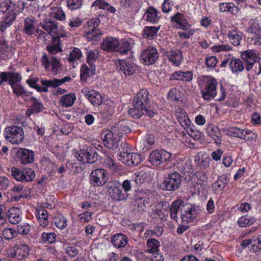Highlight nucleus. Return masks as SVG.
<instances>
[{
	"instance_id": "f257e3e1",
	"label": "nucleus",
	"mask_w": 261,
	"mask_h": 261,
	"mask_svg": "<svg viewBox=\"0 0 261 261\" xmlns=\"http://www.w3.org/2000/svg\"><path fill=\"white\" fill-rule=\"evenodd\" d=\"M0 11L5 13L0 23V31L4 32L15 21L19 8L11 0H5L0 4Z\"/></svg>"
},
{
	"instance_id": "f03ea898",
	"label": "nucleus",
	"mask_w": 261,
	"mask_h": 261,
	"mask_svg": "<svg viewBox=\"0 0 261 261\" xmlns=\"http://www.w3.org/2000/svg\"><path fill=\"white\" fill-rule=\"evenodd\" d=\"M217 81L212 77H203L200 81L199 86L202 98L205 100L214 99L217 95Z\"/></svg>"
},
{
	"instance_id": "7ed1b4c3",
	"label": "nucleus",
	"mask_w": 261,
	"mask_h": 261,
	"mask_svg": "<svg viewBox=\"0 0 261 261\" xmlns=\"http://www.w3.org/2000/svg\"><path fill=\"white\" fill-rule=\"evenodd\" d=\"M107 187L109 195L113 200L120 201L127 199L128 195L122 191L121 184L118 181L116 180L109 181Z\"/></svg>"
},
{
	"instance_id": "20e7f679",
	"label": "nucleus",
	"mask_w": 261,
	"mask_h": 261,
	"mask_svg": "<svg viewBox=\"0 0 261 261\" xmlns=\"http://www.w3.org/2000/svg\"><path fill=\"white\" fill-rule=\"evenodd\" d=\"M172 155V153L165 150L155 149L150 153L149 162L153 166H159L171 162Z\"/></svg>"
},
{
	"instance_id": "39448f33",
	"label": "nucleus",
	"mask_w": 261,
	"mask_h": 261,
	"mask_svg": "<svg viewBox=\"0 0 261 261\" xmlns=\"http://www.w3.org/2000/svg\"><path fill=\"white\" fill-rule=\"evenodd\" d=\"M181 177L176 172H171L165 175L164 180L161 185L163 190L169 191H174L177 190L180 185Z\"/></svg>"
},
{
	"instance_id": "423d86ee",
	"label": "nucleus",
	"mask_w": 261,
	"mask_h": 261,
	"mask_svg": "<svg viewBox=\"0 0 261 261\" xmlns=\"http://www.w3.org/2000/svg\"><path fill=\"white\" fill-rule=\"evenodd\" d=\"M4 135L6 140L12 144L21 143L24 139L23 130L18 126L7 127L5 129Z\"/></svg>"
},
{
	"instance_id": "0eeeda50",
	"label": "nucleus",
	"mask_w": 261,
	"mask_h": 261,
	"mask_svg": "<svg viewBox=\"0 0 261 261\" xmlns=\"http://www.w3.org/2000/svg\"><path fill=\"white\" fill-rule=\"evenodd\" d=\"M11 175L16 180L21 182H31L36 176L35 171L31 168L21 170L14 167L11 168Z\"/></svg>"
},
{
	"instance_id": "6e6552de",
	"label": "nucleus",
	"mask_w": 261,
	"mask_h": 261,
	"mask_svg": "<svg viewBox=\"0 0 261 261\" xmlns=\"http://www.w3.org/2000/svg\"><path fill=\"white\" fill-rule=\"evenodd\" d=\"M30 247L25 244H16L8 251L9 256L12 258L18 260L22 259L28 255L30 251Z\"/></svg>"
},
{
	"instance_id": "1a4fd4ad",
	"label": "nucleus",
	"mask_w": 261,
	"mask_h": 261,
	"mask_svg": "<svg viewBox=\"0 0 261 261\" xmlns=\"http://www.w3.org/2000/svg\"><path fill=\"white\" fill-rule=\"evenodd\" d=\"M108 180L106 171L101 168L92 171L90 174L91 184L95 187H100L105 185Z\"/></svg>"
},
{
	"instance_id": "9d476101",
	"label": "nucleus",
	"mask_w": 261,
	"mask_h": 261,
	"mask_svg": "<svg viewBox=\"0 0 261 261\" xmlns=\"http://www.w3.org/2000/svg\"><path fill=\"white\" fill-rule=\"evenodd\" d=\"M199 213V209L190 204L183 205L181 210V219L183 222L191 223L197 218Z\"/></svg>"
},
{
	"instance_id": "9b49d317",
	"label": "nucleus",
	"mask_w": 261,
	"mask_h": 261,
	"mask_svg": "<svg viewBox=\"0 0 261 261\" xmlns=\"http://www.w3.org/2000/svg\"><path fill=\"white\" fill-rule=\"evenodd\" d=\"M41 62L46 71L50 70V66L51 65L50 71L54 75H56L60 72L62 65L56 57L53 56L47 57V55L44 54L42 57Z\"/></svg>"
},
{
	"instance_id": "f8f14e48",
	"label": "nucleus",
	"mask_w": 261,
	"mask_h": 261,
	"mask_svg": "<svg viewBox=\"0 0 261 261\" xmlns=\"http://www.w3.org/2000/svg\"><path fill=\"white\" fill-rule=\"evenodd\" d=\"M159 57L157 49L154 47L149 46L141 53L140 59L143 64L150 65L155 64Z\"/></svg>"
},
{
	"instance_id": "ddd939ff",
	"label": "nucleus",
	"mask_w": 261,
	"mask_h": 261,
	"mask_svg": "<svg viewBox=\"0 0 261 261\" xmlns=\"http://www.w3.org/2000/svg\"><path fill=\"white\" fill-rule=\"evenodd\" d=\"M149 93L146 89H141L136 94L133 99V105L146 109H149Z\"/></svg>"
},
{
	"instance_id": "4468645a",
	"label": "nucleus",
	"mask_w": 261,
	"mask_h": 261,
	"mask_svg": "<svg viewBox=\"0 0 261 261\" xmlns=\"http://www.w3.org/2000/svg\"><path fill=\"white\" fill-rule=\"evenodd\" d=\"M241 57L247 71H249L252 68L253 65L256 63L258 60H260L257 55L256 52L252 49L242 51Z\"/></svg>"
},
{
	"instance_id": "2eb2a0df",
	"label": "nucleus",
	"mask_w": 261,
	"mask_h": 261,
	"mask_svg": "<svg viewBox=\"0 0 261 261\" xmlns=\"http://www.w3.org/2000/svg\"><path fill=\"white\" fill-rule=\"evenodd\" d=\"M119 160L129 166H137L142 161V158L138 153H130L127 152H121Z\"/></svg>"
},
{
	"instance_id": "dca6fc26",
	"label": "nucleus",
	"mask_w": 261,
	"mask_h": 261,
	"mask_svg": "<svg viewBox=\"0 0 261 261\" xmlns=\"http://www.w3.org/2000/svg\"><path fill=\"white\" fill-rule=\"evenodd\" d=\"M0 77L2 81L8 82L11 86L18 84L22 80L20 73L13 71L2 72L0 73Z\"/></svg>"
},
{
	"instance_id": "f3484780",
	"label": "nucleus",
	"mask_w": 261,
	"mask_h": 261,
	"mask_svg": "<svg viewBox=\"0 0 261 261\" xmlns=\"http://www.w3.org/2000/svg\"><path fill=\"white\" fill-rule=\"evenodd\" d=\"M133 105L134 108L129 109L128 114L129 116L134 119H139L143 115H147L150 118H152L155 115V112L151 109H146L139 107L137 108V105Z\"/></svg>"
},
{
	"instance_id": "a211bd4d",
	"label": "nucleus",
	"mask_w": 261,
	"mask_h": 261,
	"mask_svg": "<svg viewBox=\"0 0 261 261\" xmlns=\"http://www.w3.org/2000/svg\"><path fill=\"white\" fill-rule=\"evenodd\" d=\"M115 65L116 69L121 71L125 75H130L133 74L136 70V66L135 65L127 63L123 60L116 61Z\"/></svg>"
},
{
	"instance_id": "6ab92c4d",
	"label": "nucleus",
	"mask_w": 261,
	"mask_h": 261,
	"mask_svg": "<svg viewBox=\"0 0 261 261\" xmlns=\"http://www.w3.org/2000/svg\"><path fill=\"white\" fill-rule=\"evenodd\" d=\"M19 162L22 164L32 163L34 161V154L33 151L25 148H20L17 152Z\"/></svg>"
},
{
	"instance_id": "aec40b11",
	"label": "nucleus",
	"mask_w": 261,
	"mask_h": 261,
	"mask_svg": "<svg viewBox=\"0 0 261 261\" xmlns=\"http://www.w3.org/2000/svg\"><path fill=\"white\" fill-rule=\"evenodd\" d=\"M119 41L118 39L114 37L106 38L101 43V48L109 52L117 51Z\"/></svg>"
},
{
	"instance_id": "412c9836",
	"label": "nucleus",
	"mask_w": 261,
	"mask_h": 261,
	"mask_svg": "<svg viewBox=\"0 0 261 261\" xmlns=\"http://www.w3.org/2000/svg\"><path fill=\"white\" fill-rule=\"evenodd\" d=\"M40 27L47 32L48 34L54 37H56L58 32V23L55 21L48 19L44 20L40 22Z\"/></svg>"
},
{
	"instance_id": "4be33fe9",
	"label": "nucleus",
	"mask_w": 261,
	"mask_h": 261,
	"mask_svg": "<svg viewBox=\"0 0 261 261\" xmlns=\"http://www.w3.org/2000/svg\"><path fill=\"white\" fill-rule=\"evenodd\" d=\"M71 78L69 76H65L62 79H53L52 80L42 79L41 83L43 86H45L47 89L48 88H57L66 82H70Z\"/></svg>"
},
{
	"instance_id": "5701e85b",
	"label": "nucleus",
	"mask_w": 261,
	"mask_h": 261,
	"mask_svg": "<svg viewBox=\"0 0 261 261\" xmlns=\"http://www.w3.org/2000/svg\"><path fill=\"white\" fill-rule=\"evenodd\" d=\"M175 115L180 125L185 129H188L190 126L191 121L187 112L182 109L178 108L175 112Z\"/></svg>"
},
{
	"instance_id": "b1692460",
	"label": "nucleus",
	"mask_w": 261,
	"mask_h": 261,
	"mask_svg": "<svg viewBox=\"0 0 261 261\" xmlns=\"http://www.w3.org/2000/svg\"><path fill=\"white\" fill-rule=\"evenodd\" d=\"M171 21L175 22L179 29L188 30L190 27L186 16L182 13L178 12L171 17Z\"/></svg>"
},
{
	"instance_id": "393cba45",
	"label": "nucleus",
	"mask_w": 261,
	"mask_h": 261,
	"mask_svg": "<svg viewBox=\"0 0 261 261\" xmlns=\"http://www.w3.org/2000/svg\"><path fill=\"white\" fill-rule=\"evenodd\" d=\"M127 123L128 122L124 120L119 121L112 128L113 131L115 134L119 135V137L123 134L129 133L130 129Z\"/></svg>"
},
{
	"instance_id": "a878e982",
	"label": "nucleus",
	"mask_w": 261,
	"mask_h": 261,
	"mask_svg": "<svg viewBox=\"0 0 261 261\" xmlns=\"http://www.w3.org/2000/svg\"><path fill=\"white\" fill-rule=\"evenodd\" d=\"M35 20L32 17H28L24 19V27L22 31L29 36H37L35 34L36 28L35 25Z\"/></svg>"
},
{
	"instance_id": "bb28decb",
	"label": "nucleus",
	"mask_w": 261,
	"mask_h": 261,
	"mask_svg": "<svg viewBox=\"0 0 261 261\" xmlns=\"http://www.w3.org/2000/svg\"><path fill=\"white\" fill-rule=\"evenodd\" d=\"M111 242L113 246L117 248L125 247L128 242V239L122 233H116L112 236Z\"/></svg>"
},
{
	"instance_id": "cd10ccee",
	"label": "nucleus",
	"mask_w": 261,
	"mask_h": 261,
	"mask_svg": "<svg viewBox=\"0 0 261 261\" xmlns=\"http://www.w3.org/2000/svg\"><path fill=\"white\" fill-rule=\"evenodd\" d=\"M228 36L233 45L239 46L242 39L243 33L238 29L234 28L228 32Z\"/></svg>"
},
{
	"instance_id": "c85d7f7f",
	"label": "nucleus",
	"mask_w": 261,
	"mask_h": 261,
	"mask_svg": "<svg viewBox=\"0 0 261 261\" xmlns=\"http://www.w3.org/2000/svg\"><path fill=\"white\" fill-rule=\"evenodd\" d=\"M206 130L207 135L214 140L216 144L220 145L221 143V135L218 127L209 125Z\"/></svg>"
},
{
	"instance_id": "c756f323",
	"label": "nucleus",
	"mask_w": 261,
	"mask_h": 261,
	"mask_svg": "<svg viewBox=\"0 0 261 261\" xmlns=\"http://www.w3.org/2000/svg\"><path fill=\"white\" fill-rule=\"evenodd\" d=\"M114 132L110 130L107 131L103 137V141L105 146L108 148H112L114 147H116L117 145V142L116 138H114Z\"/></svg>"
},
{
	"instance_id": "7c9ffc66",
	"label": "nucleus",
	"mask_w": 261,
	"mask_h": 261,
	"mask_svg": "<svg viewBox=\"0 0 261 261\" xmlns=\"http://www.w3.org/2000/svg\"><path fill=\"white\" fill-rule=\"evenodd\" d=\"M148 249L145 250V252L151 254H159V247L160 243L156 239L150 238L146 242Z\"/></svg>"
},
{
	"instance_id": "2f4dec72",
	"label": "nucleus",
	"mask_w": 261,
	"mask_h": 261,
	"mask_svg": "<svg viewBox=\"0 0 261 261\" xmlns=\"http://www.w3.org/2000/svg\"><path fill=\"white\" fill-rule=\"evenodd\" d=\"M95 67L94 65H83L81 69V80L83 82H86L87 79L95 74Z\"/></svg>"
},
{
	"instance_id": "473e14b6",
	"label": "nucleus",
	"mask_w": 261,
	"mask_h": 261,
	"mask_svg": "<svg viewBox=\"0 0 261 261\" xmlns=\"http://www.w3.org/2000/svg\"><path fill=\"white\" fill-rule=\"evenodd\" d=\"M239 10L232 3H222L219 4V10L222 12H229L233 15H238Z\"/></svg>"
},
{
	"instance_id": "72a5a7b5",
	"label": "nucleus",
	"mask_w": 261,
	"mask_h": 261,
	"mask_svg": "<svg viewBox=\"0 0 261 261\" xmlns=\"http://www.w3.org/2000/svg\"><path fill=\"white\" fill-rule=\"evenodd\" d=\"M193 79V73L191 71H178L173 73L171 79L181 80L185 82L191 81Z\"/></svg>"
},
{
	"instance_id": "f704fd0d",
	"label": "nucleus",
	"mask_w": 261,
	"mask_h": 261,
	"mask_svg": "<svg viewBox=\"0 0 261 261\" xmlns=\"http://www.w3.org/2000/svg\"><path fill=\"white\" fill-rule=\"evenodd\" d=\"M100 107V113L105 118H107L109 116H112L114 113V104L111 102L107 103H101Z\"/></svg>"
},
{
	"instance_id": "c9c22d12",
	"label": "nucleus",
	"mask_w": 261,
	"mask_h": 261,
	"mask_svg": "<svg viewBox=\"0 0 261 261\" xmlns=\"http://www.w3.org/2000/svg\"><path fill=\"white\" fill-rule=\"evenodd\" d=\"M21 212L16 207H12L9 211L8 218L9 222L12 224L18 223L21 220Z\"/></svg>"
},
{
	"instance_id": "e433bc0d",
	"label": "nucleus",
	"mask_w": 261,
	"mask_h": 261,
	"mask_svg": "<svg viewBox=\"0 0 261 261\" xmlns=\"http://www.w3.org/2000/svg\"><path fill=\"white\" fill-rule=\"evenodd\" d=\"M184 201L182 199H177L175 200L171 204L170 208V214L171 219L177 221L178 219L177 213L179 207L182 206Z\"/></svg>"
},
{
	"instance_id": "4c0bfd02",
	"label": "nucleus",
	"mask_w": 261,
	"mask_h": 261,
	"mask_svg": "<svg viewBox=\"0 0 261 261\" xmlns=\"http://www.w3.org/2000/svg\"><path fill=\"white\" fill-rule=\"evenodd\" d=\"M229 67L233 73L241 72L244 69L243 63L239 59L231 58L229 62Z\"/></svg>"
},
{
	"instance_id": "58836bf2",
	"label": "nucleus",
	"mask_w": 261,
	"mask_h": 261,
	"mask_svg": "<svg viewBox=\"0 0 261 261\" xmlns=\"http://www.w3.org/2000/svg\"><path fill=\"white\" fill-rule=\"evenodd\" d=\"M100 23L98 18L92 19L88 22V31L87 32V37L91 39L96 36L94 31L97 29Z\"/></svg>"
},
{
	"instance_id": "ea45409f",
	"label": "nucleus",
	"mask_w": 261,
	"mask_h": 261,
	"mask_svg": "<svg viewBox=\"0 0 261 261\" xmlns=\"http://www.w3.org/2000/svg\"><path fill=\"white\" fill-rule=\"evenodd\" d=\"M158 14V11L154 8L150 7L146 10L144 16L146 17L147 21L155 23L159 19Z\"/></svg>"
},
{
	"instance_id": "a19ab883",
	"label": "nucleus",
	"mask_w": 261,
	"mask_h": 261,
	"mask_svg": "<svg viewBox=\"0 0 261 261\" xmlns=\"http://www.w3.org/2000/svg\"><path fill=\"white\" fill-rule=\"evenodd\" d=\"M167 56L169 60L176 65H179L182 59L181 51L178 49L171 50Z\"/></svg>"
},
{
	"instance_id": "79ce46f5",
	"label": "nucleus",
	"mask_w": 261,
	"mask_h": 261,
	"mask_svg": "<svg viewBox=\"0 0 261 261\" xmlns=\"http://www.w3.org/2000/svg\"><path fill=\"white\" fill-rule=\"evenodd\" d=\"M76 99L74 93H70L62 96L60 100V104L65 107H71L73 105Z\"/></svg>"
},
{
	"instance_id": "37998d69",
	"label": "nucleus",
	"mask_w": 261,
	"mask_h": 261,
	"mask_svg": "<svg viewBox=\"0 0 261 261\" xmlns=\"http://www.w3.org/2000/svg\"><path fill=\"white\" fill-rule=\"evenodd\" d=\"M88 100L94 106H98L101 104L102 99L101 95L95 91H91L88 94Z\"/></svg>"
},
{
	"instance_id": "c03bdc74",
	"label": "nucleus",
	"mask_w": 261,
	"mask_h": 261,
	"mask_svg": "<svg viewBox=\"0 0 261 261\" xmlns=\"http://www.w3.org/2000/svg\"><path fill=\"white\" fill-rule=\"evenodd\" d=\"M223 132H226V134L232 137L242 139L243 133L244 129L239 128L237 127H231L228 128H223Z\"/></svg>"
},
{
	"instance_id": "a18cd8bd",
	"label": "nucleus",
	"mask_w": 261,
	"mask_h": 261,
	"mask_svg": "<svg viewBox=\"0 0 261 261\" xmlns=\"http://www.w3.org/2000/svg\"><path fill=\"white\" fill-rule=\"evenodd\" d=\"M32 105L30 111L31 113H38L43 111L44 106L43 104L37 98L34 97L30 98Z\"/></svg>"
},
{
	"instance_id": "49530a36",
	"label": "nucleus",
	"mask_w": 261,
	"mask_h": 261,
	"mask_svg": "<svg viewBox=\"0 0 261 261\" xmlns=\"http://www.w3.org/2000/svg\"><path fill=\"white\" fill-rule=\"evenodd\" d=\"M13 92L16 95L17 97L28 96L31 93L25 90L24 87L19 83L11 86Z\"/></svg>"
},
{
	"instance_id": "de8ad7c7",
	"label": "nucleus",
	"mask_w": 261,
	"mask_h": 261,
	"mask_svg": "<svg viewBox=\"0 0 261 261\" xmlns=\"http://www.w3.org/2000/svg\"><path fill=\"white\" fill-rule=\"evenodd\" d=\"M59 42V37H54L53 38V42L46 47L48 51L53 55L61 51L62 49L60 47L59 45H58Z\"/></svg>"
},
{
	"instance_id": "09e8293b",
	"label": "nucleus",
	"mask_w": 261,
	"mask_h": 261,
	"mask_svg": "<svg viewBox=\"0 0 261 261\" xmlns=\"http://www.w3.org/2000/svg\"><path fill=\"white\" fill-rule=\"evenodd\" d=\"M86 157L87 163H92L97 160V153L95 147L93 146L87 147L86 148Z\"/></svg>"
},
{
	"instance_id": "8fccbe9b",
	"label": "nucleus",
	"mask_w": 261,
	"mask_h": 261,
	"mask_svg": "<svg viewBox=\"0 0 261 261\" xmlns=\"http://www.w3.org/2000/svg\"><path fill=\"white\" fill-rule=\"evenodd\" d=\"M92 6H97L99 9L106 10L112 13H114L116 12V9L114 7L111 6L108 3H106L102 0L95 1Z\"/></svg>"
},
{
	"instance_id": "3c124183",
	"label": "nucleus",
	"mask_w": 261,
	"mask_h": 261,
	"mask_svg": "<svg viewBox=\"0 0 261 261\" xmlns=\"http://www.w3.org/2000/svg\"><path fill=\"white\" fill-rule=\"evenodd\" d=\"M130 44L128 41L121 40L117 51H119L121 55H126L130 51Z\"/></svg>"
},
{
	"instance_id": "603ef678",
	"label": "nucleus",
	"mask_w": 261,
	"mask_h": 261,
	"mask_svg": "<svg viewBox=\"0 0 261 261\" xmlns=\"http://www.w3.org/2000/svg\"><path fill=\"white\" fill-rule=\"evenodd\" d=\"M159 28L156 27H146L143 30V36L145 38L151 39L156 35Z\"/></svg>"
},
{
	"instance_id": "864d4df0",
	"label": "nucleus",
	"mask_w": 261,
	"mask_h": 261,
	"mask_svg": "<svg viewBox=\"0 0 261 261\" xmlns=\"http://www.w3.org/2000/svg\"><path fill=\"white\" fill-rule=\"evenodd\" d=\"M153 213L155 215H158L161 220H163L168 214L167 210L163 208V205H161L154 206L153 208Z\"/></svg>"
},
{
	"instance_id": "5fc2aeb1",
	"label": "nucleus",
	"mask_w": 261,
	"mask_h": 261,
	"mask_svg": "<svg viewBox=\"0 0 261 261\" xmlns=\"http://www.w3.org/2000/svg\"><path fill=\"white\" fill-rule=\"evenodd\" d=\"M103 166L112 171H117L119 169L114 160L109 156H107L103 162Z\"/></svg>"
},
{
	"instance_id": "6e6d98bb",
	"label": "nucleus",
	"mask_w": 261,
	"mask_h": 261,
	"mask_svg": "<svg viewBox=\"0 0 261 261\" xmlns=\"http://www.w3.org/2000/svg\"><path fill=\"white\" fill-rule=\"evenodd\" d=\"M228 181V176L226 175H223L220 176L218 180L214 184V187L216 190L224 189Z\"/></svg>"
},
{
	"instance_id": "4d7b16f0",
	"label": "nucleus",
	"mask_w": 261,
	"mask_h": 261,
	"mask_svg": "<svg viewBox=\"0 0 261 261\" xmlns=\"http://www.w3.org/2000/svg\"><path fill=\"white\" fill-rule=\"evenodd\" d=\"M51 16L58 20H63L65 18V14L63 10L58 7H55L52 9Z\"/></svg>"
},
{
	"instance_id": "13d9d810",
	"label": "nucleus",
	"mask_w": 261,
	"mask_h": 261,
	"mask_svg": "<svg viewBox=\"0 0 261 261\" xmlns=\"http://www.w3.org/2000/svg\"><path fill=\"white\" fill-rule=\"evenodd\" d=\"M255 222V219L253 217H242L238 221V224L240 227H246L252 224Z\"/></svg>"
},
{
	"instance_id": "bf43d9fd",
	"label": "nucleus",
	"mask_w": 261,
	"mask_h": 261,
	"mask_svg": "<svg viewBox=\"0 0 261 261\" xmlns=\"http://www.w3.org/2000/svg\"><path fill=\"white\" fill-rule=\"evenodd\" d=\"M252 249L256 252L261 250V235L253 236L252 238Z\"/></svg>"
},
{
	"instance_id": "052dcab7",
	"label": "nucleus",
	"mask_w": 261,
	"mask_h": 261,
	"mask_svg": "<svg viewBox=\"0 0 261 261\" xmlns=\"http://www.w3.org/2000/svg\"><path fill=\"white\" fill-rule=\"evenodd\" d=\"M247 32L248 33L251 34L260 32V30L259 29V26L257 20H254L250 21V25L248 29Z\"/></svg>"
},
{
	"instance_id": "680f3d73",
	"label": "nucleus",
	"mask_w": 261,
	"mask_h": 261,
	"mask_svg": "<svg viewBox=\"0 0 261 261\" xmlns=\"http://www.w3.org/2000/svg\"><path fill=\"white\" fill-rule=\"evenodd\" d=\"M185 130L195 140H198L201 138V133L197 129H194L193 128L190 127V126L188 129Z\"/></svg>"
},
{
	"instance_id": "e2e57ef3",
	"label": "nucleus",
	"mask_w": 261,
	"mask_h": 261,
	"mask_svg": "<svg viewBox=\"0 0 261 261\" xmlns=\"http://www.w3.org/2000/svg\"><path fill=\"white\" fill-rule=\"evenodd\" d=\"M56 235L54 232L46 233L43 232L42 233V242H48L51 244L55 242L56 240Z\"/></svg>"
},
{
	"instance_id": "0e129e2a",
	"label": "nucleus",
	"mask_w": 261,
	"mask_h": 261,
	"mask_svg": "<svg viewBox=\"0 0 261 261\" xmlns=\"http://www.w3.org/2000/svg\"><path fill=\"white\" fill-rule=\"evenodd\" d=\"M4 237L7 240H11L16 237L17 232L12 228H6L3 231Z\"/></svg>"
},
{
	"instance_id": "69168bd1",
	"label": "nucleus",
	"mask_w": 261,
	"mask_h": 261,
	"mask_svg": "<svg viewBox=\"0 0 261 261\" xmlns=\"http://www.w3.org/2000/svg\"><path fill=\"white\" fill-rule=\"evenodd\" d=\"M56 226L60 229H64L67 226V220L64 217H57L55 219Z\"/></svg>"
},
{
	"instance_id": "338daca9",
	"label": "nucleus",
	"mask_w": 261,
	"mask_h": 261,
	"mask_svg": "<svg viewBox=\"0 0 261 261\" xmlns=\"http://www.w3.org/2000/svg\"><path fill=\"white\" fill-rule=\"evenodd\" d=\"M82 57V53L77 48H74L70 53L68 60L70 62H73L76 60H79Z\"/></svg>"
},
{
	"instance_id": "774afa93",
	"label": "nucleus",
	"mask_w": 261,
	"mask_h": 261,
	"mask_svg": "<svg viewBox=\"0 0 261 261\" xmlns=\"http://www.w3.org/2000/svg\"><path fill=\"white\" fill-rule=\"evenodd\" d=\"M196 176L198 178V184L202 186H206L207 183V177L204 172L202 171L197 172Z\"/></svg>"
}]
</instances>
